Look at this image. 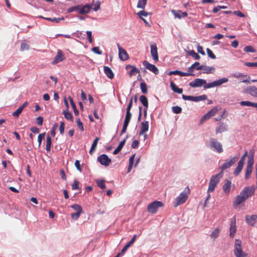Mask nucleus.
<instances>
[{
    "label": "nucleus",
    "instance_id": "obj_40",
    "mask_svg": "<svg viewBox=\"0 0 257 257\" xmlns=\"http://www.w3.org/2000/svg\"><path fill=\"white\" fill-rule=\"evenodd\" d=\"M132 114L131 111H126L123 123L128 124L131 119Z\"/></svg>",
    "mask_w": 257,
    "mask_h": 257
},
{
    "label": "nucleus",
    "instance_id": "obj_43",
    "mask_svg": "<svg viewBox=\"0 0 257 257\" xmlns=\"http://www.w3.org/2000/svg\"><path fill=\"white\" fill-rule=\"evenodd\" d=\"M169 75H178L180 76H185V72H183L179 70L171 71L169 72Z\"/></svg>",
    "mask_w": 257,
    "mask_h": 257
},
{
    "label": "nucleus",
    "instance_id": "obj_61",
    "mask_svg": "<svg viewBox=\"0 0 257 257\" xmlns=\"http://www.w3.org/2000/svg\"><path fill=\"white\" fill-rule=\"evenodd\" d=\"M79 182L76 180H75L73 182V183L72 185V190H77L79 189Z\"/></svg>",
    "mask_w": 257,
    "mask_h": 257
},
{
    "label": "nucleus",
    "instance_id": "obj_10",
    "mask_svg": "<svg viewBox=\"0 0 257 257\" xmlns=\"http://www.w3.org/2000/svg\"><path fill=\"white\" fill-rule=\"evenodd\" d=\"M230 224L229 227V237L233 238L236 231V218L234 216L230 219Z\"/></svg>",
    "mask_w": 257,
    "mask_h": 257
},
{
    "label": "nucleus",
    "instance_id": "obj_17",
    "mask_svg": "<svg viewBox=\"0 0 257 257\" xmlns=\"http://www.w3.org/2000/svg\"><path fill=\"white\" fill-rule=\"evenodd\" d=\"M80 5L79 11L78 12V14L84 15L87 14L89 13L91 9H92L91 5L86 4L84 6Z\"/></svg>",
    "mask_w": 257,
    "mask_h": 257
},
{
    "label": "nucleus",
    "instance_id": "obj_16",
    "mask_svg": "<svg viewBox=\"0 0 257 257\" xmlns=\"http://www.w3.org/2000/svg\"><path fill=\"white\" fill-rule=\"evenodd\" d=\"M245 221L249 225L254 226L257 221V215H246L245 216Z\"/></svg>",
    "mask_w": 257,
    "mask_h": 257
},
{
    "label": "nucleus",
    "instance_id": "obj_7",
    "mask_svg": "<svg viewBox=\"0 0 257 257\" xmlns=\"http://www.w3.org/2000/svg\"><path fill=\"white\" fill-rule=\"evenodd\" d=\"M163 203L160 201H155L147 206L148 211L151 214H155L159 208L163 206Z\"/></svg>",
    "mask_w": 257,
    "mask_h": 257
},
{
    "label": "nucleus",
    "instance_id": "obj_12",
    "mask_svg": "<svg viewBox=\"0 0 257 257\" xmlns=\"http://www.w3.org/2000/svg\"><path fill=\"white\" fill-rule=\"evenodd\" d=\"M118 50V56L119 59L122 61H125L129 58L128 54L127 52L121 48L118 44H117Z\"/></svg>",
    "mask_w": 257,
    "mask_h": 257
},
{
    "label": "nucleus",
    "instance_id": "obj_23",
    "mask_svg": "<svg viewBox=\"0 0 257 257\" xmlns=\"http://www.w3.org/2000/svg\"><path fill=\"white\" fill-rule=\"evenodd\" d=\"M246 199L243 195L240 193L239 195L236 196L234 201H233V205L234 207H237L242 203L244 202Z\"/></svg>",
    "mask_w": 257,
    "mask_h": 257
},
{
    "label": "nucleus",
    "instance_id": "obj_47",
    "mask_svg": "<svg viewBox=\"0 0 257 257\" xmlns=\"http://www.w3.org/2000/svg\"><path fill=\"white\" fill-rule=\"evenodd\" d=\"M172 111L176 114H179L182 112V108L178 106H175L172 107Z\"/></svg>",
    "mask_w": 257,
    "mask_h": 257
},
{
    "label": "nucleus",
    "instance_id": "obj_18",
    "mask_svg": "<svg viewBox=\"0 0 257 257\" xmlns=\"http://www.w3.org/2000/svg\"><path fill=\"white\" fill-rule=\"evenodd\" d=\"M151 54L153 60L155 62L159 61L157 47L156 44L151 45Z\"/></svg>",
    "mask_w": 257,
    "mask_h": 257
},
{
    "label": "nucleus",
    "instance_id": "obj_55",
    "mask_svg": "<svg viewBox=\"0 0 257 257\" xmlns=\"http://www.w3.org/2000/svg\"><path fill=\"white\" fill-rule=\"evenodd\" d=\"M216 186H217V185L212 184L209 182L208 188L207 190V193L213 192L214 191L215 188L216 187Z\"/></svg>",
    "mask_w": 257,
    "mask_h": 257
},
{
    "label": "nucleus",
    "instance_id": "obj_41",
    "mask_svg": "<svg viewBox=\"0 0 257 257\" xmlns=\"http://www.w3.org/2000/svg\"><path fill=\"white\" fill-rule=\"evenodd\" d=\"M188 54L194 58L195 60H199L200 59V56L194 50L188 51Z\"/></svg>",
    "mask_w": 257,
    "mask_h": 257
},
{
    "label": "nucleus",
    "instance_id": "obj_21",
    "mask_svg": "<svg viewBox=\"0 0 257 257\" xmlns=\"http://www.w3.org/2000/svg\"><path fill=\"white\" fill-rule=\"evenodd\" d=\"M126 69L128 70L131 69L130 71H128V74L130 77L136 75L137 74L140 73V70L136 68L135 66L127 65L125 67Z\"/></svg>",
    "mask_w": 257,
    "mask_h": 257
},
{
    "label": "nucleus",
    "instance_id": "obj_39",
    "mask_svg": "<svg viewBox=\"0 0 257 257\" xmlns=\"http://www.w3.org/2000/svg\"><path fill=\"white\" fill-rule=\"evenodd\" d=\"M42 18L47 21H50V22H52L53 23H58L60 22L61 20H64V18L63 17L58 18H45V17H42Z\"/></svg>",
    "mask_w": 257,
    "mask_h": 257
},
{
    "label": "nucleus",
    "instance_id": "obj_51",
    "mask_svg": "<svg viewBox=\"0 0 257 257\" xmlns=\"http://www.w3.org/2000/svg\"><path fill=\"white\" fill-rule=\"evenodd\" d=\"M71 208L76 211V212L82 211L81 206L79 204H73L71 205Z\"/></svg>",
    "mask_w": 257,
    "mask_h": 257
},
{
    "label": "nucleus",
    "instance_id": "obj_53",
    "mask_svg": "<svg viewBox=\"0 0 257 257\" xmlns=\"http://www.w3.org/2000/svg\"><path fill=\"white\" fill-rule=\"evenodd\" d=\"M243 50L246 52H255V50L251 46H247L245 47Z\"/></svg>",
    "mask_w": 257,
    "mask_h": 257
},
{
    "label": "nucleus",
    "instance_id": "obj_63",
    "mask_svg": "<svg viewBox=\"0 0 257 257\" xmlns=\"http://www.w3.org/2000/svg\"><path fill=\"white\" fill-rule=\"evenodd\" d=\"M138 15L141 19H142L143 17H147L148 13L144 11H141L138 13Z\"/></svg>",
    "mask_w": 257,
    "mask_h": 257
},
{
    "label": "nucleus",
    "instance_id": "obj_31",
    "mask_svg": "<svg viewBox=\"0 0 257 257\" xmlns=\"http://www.w3.org/2000/svg\"><path fill=\"white\" fill-rule=\"evenodd\" d=\"M126 138H127V137L125 139H124L122 141L120 142V143L118 145V146H117V147L114 150V151L113 152V154L114 155L117 154L121 151L122 147H123V146L125 144Z\"/></svg>",
    "mask_w": 257,
    "mask_h": 257
},
{
    "label": "nucleus",
    "instance_id": "obj_32",
    "mask_svg": "<svg viewBox=\"0 0 257 257\" xmlns=\"http://www.w3.org/2000/svg\"><path fill=\"white\" fill-rule=\"evenodd\" d=\"M241 106H252L257 107V103L252 102L249 101H242L239 102Z\"/></svg>",
    "mask_w": 257,
    "mask_h": 257
},
{
    "label": "nucleus",
    "instance_id": "obj_30",
    "mask_svg": "<svg viewBox=\"0 0 257 257\" xmlns=\"http://www.w3.org/2000/svg\"><path fill=\"white\" fill-rule=\"evenodd\" d=\"M170 86L172 89V90L177 93L181 94L183 92V89L182 88H179L175 83L171 81L170 83Z\"/></svg>",
    "mask_w": 257,
    "mask_h": 257
},
{
    "label": "nucleus",
    "instance_id": "obj_5",
    "mask_svg": "<svg viewBox=\"0 0 257 257\" xmlns=\"http://www.w3.org/2000/svg\"><path fill=\"white\" fill-rule=\"evenodd\" d=\"M234 252L236 257L246 256L245 252L242 251L241 241L239 239H236L235 240Z\"/></svg>",
    "mask_w": 257,
    "mask_h": 257
},
{
    "label": "nucleus",
    "instance_id": "obj_49",
    "mask_svg": "<svg viewBox=\"0 0 257 257\" xmlns=\"http://www.w3.org/2000/svg\"><path fill=\"white\" fill-rule=\"evenodd\" d=\"M22 107H21L20 106L13 113V115L15 117H18L21 114V113L23 111Z\"/></svg>",
    "mask_w": 257,
    "mask_h": 257
},
{
    "label": "nucleus",
    "instance_id": "obj_57",
    "mask_svg": "<svg viewBox=\"0 0 257 257\" xmlns=\"http://www.w3.org/2000/svg\"><path fill=\"white\" fill-rule=\"evenodd\" d=\"M216 87L215 81L207 83H206V84L204 85V89H208L210 88H213Z\"/></svg>",
    "mask_w": 257,
    "mask_h": 257
},
{
    "label": "nucleus",
    "instance_id": "obj_3",
    "mask_svg": "<svg viewBox=\"0 0 257 257\" xmlns=\"http://www.w3.org/2000/svg\"><path fill=\"white\" fill-rule=\"evenodd\" d=\"M190 190L188 187L185 188V190L181 192L180 195L176 198L174 203V207H176L179 205L184 203L188 198V194Z\"/></svg>",
    "mask_w": 257,
    "mask_h": 257
},
{
    "label": "nucleus",
    "instance_id": "obj_45",
    "mask_svg": "<svg viewBox=\"0 0 257 257\" xmlns=\"http://www.w3.org/2000/svg\"><path fill=\"white\" fill-rule=\"evenodd\" d=\"M69 100H70L71 105L72 106V107L73 108L74 114L75 115H78V114H79V111L77 109L76 105H75V103H74L72 98H69Z\"/></svg>",
    "mask_w": 257,
    "mask_h": 257
},
{
    "label": "nucleus",
    "instance_id": "obj_22",
    "mask_svg": "<svg viewBox=\"0 0 257 257\" xmlns=\"http://www.w3.org/2000/svg\"><path fill=\"white\" fill-rule=\"evenodd\" d=\"M222 176L223 174H222L221 173L219 172L218 174L212 176L210 178L209 182L212 184L217 185Z\"/></svg>",
    "mask_w": 257,
    "mask_h": 257
},
{
    "label": "nucleus",
    "instance_id": "obj_56",
    "mask_svg": "<svg viewBox=\"0 0 257 257\" xmlns=\"http://www.w3.org/2000/svg\"><path fill=\"white\" fill-rule=\"evenodd\" d=\"M76 123H77V127L80 129V130L82 132L83 131H84L83 124L82 122L81 121L80 118H77L76 119Z\"/></svg>",
    "mask_w": 257,
    "mask_h": 257
},
{
    "label": "nucleus",
    "instance_id": "obj_1",
    "mask_svg": "<svg viewBox=\"0 0 257 257\" xmlns=\"http://www.w3.org/2000/svg\"><path fill=\"white\" fill-rule=\"evenodd\" d=\"M254 151L253 150H251L249 152L247 165L245 170L244 178L246 180L249 179L252 171V167L254 164Z\"/></svg>",
    "mask_w": 257,
    "mask_h": 257
},
{
    "label": "nucleus",
    "instance_id": "obj_2",
    "mask_svg": "<svg viewBox=\"0 0 257 257\" xmlns=\"http://www.w3.org/2000/svg\"><path fill=\"white\" fill-rule=\"evenodd\" d=\"M208 147L211 150L218 154L223 152L222 144L215 138H211L209 140Z\"/></svg>",
    "mask_w": 257,
    "mask_h": 257
},
{
    "label": "nucleus",
    "instance_id": "obj_58",
    "mask_svg": "<svg viewBox=\"0 0 257 257\" xmlns=\"http://www.w3.org/2000/svg\"><path fill=\"white\" fill-rule=\"evenodd\" d=\"M45 133L40 134L38 137V141L39 143V147H40L41 145L42 140L45 138Z\"/></svg>",
    "mask_w": 257,
    "mask_h": 257
},
{
    "label": "nucleus",
    "instance_id": "obj_15",
    "mask_svg": "<svg viewBox=\"0 0 257 257\" xmlns=\"http://www.w3.org/2000/svg\"><path fill=\"white\" fill-rule=\"evenodd\" d=\"M244 91L253 97H257V87L255 86H248L244 89Z\"/></svg>",
    "mask_w": 257,
    "mask_h": 257
},
{
    "label": "nucleus",
    "instance_id": "obj_59",
    "mask_svg": "<svg viewBox=\"0 0 257 257\" xmlns=\"http://www.w3.org/2000/svg\"><path fill=\"white\" fill-rule=\"evenodd\" d=\"M220 109V107L216 106L212 108L210 111H209V113H211V115L212 116H214L217 112L218 111L219 109Z\"/></svg>",
    "mask_w": 257,
    "mask_h": 257
},
{
    "label": "nucleus",
    "instance_id": "obj_44",
    "mask_svg": "<svg viewBox=\"0 0 257 257\" xmlns=\"http://www.w3.org/2000/svg\"><path fill=\"white\" fill-rule=\"evenodd\" d=\"M147 0H139L137 8L144 9L146 5Z\"/></svg>",
    "mask_w": 257,
    "mask_h": 257
},
{
    "label": "nucleus",
    "instance_id": "obj_20",
    "mask_svg": "<svg viewBox=\"0 0 257 257\" xmlns=\"http://www.w3.org/2000/svg\"><path fill=\"white\" fill-rule=\"evenodd\" d=\"M228 130V126L227 124L223 122H220L218 124L215 130L216 134L222 133L227 131Z\"/></svg>",
    "mask_w": 257,
    "mask_h": 257
},
{
    "label": "nucleus",
    "instance_id": "obj_33",
    "mask_svg": "<svg viewBox=\"0 0 257 257\" xmlns=\"http://www.w3.org/2000/svg\"><path fill=\"white\" fill-rule=\"evenodd\" d=\"M99 140V138L98 137H96L95 140L93 141L92 144L91 145L90 150L89 151V153L90 154H92L93 152L95 151L98 142Z\"/></svg>",
    "mask_w": 257,
    "mask_h": 257
},
{
    "label": "nucleus",
    "instance_id": "obj_46",
    "mask_svg": "<svg viewBox=\"0 0 257 257\" xmlns=\"http://www.w3.org/2000/svg\"><path fill=\"white\" fill-rule=\"evenodd\" d=\"M79 7L80 5H77L70 7L67 10V12L68 13H70L74 11H76L77 13L78 14V12L79 11Z\"/></svg>",
    "mask_w": 257,
    "mask_h": 257
},
{
    "label": "nucleus",
    "instance_id": "obj_36",
    "mask_svg": "<svg viewBox=\"0 0 257 257\" xmlns=\"http://www.w3.org/2000/svg\"><path fill=\"white\" fill-rule=\"evenodd\" d=\"M52 144V139L50 136H47L46 138V150L47 152L50 151Z\"/></svg>",
    "mask_w": 257,
    "mask_h": 257
},
{
    "label": "nucleus",
    "instance_id": "obj_42",
    "mask_svg": "<svg viewBox=\"0 0 257 257\" xmlns=\"http://www.w3.org/2000/svg\"><path fill=\"white\" fill-rule=\"evenodd\" d=\"M182 98L185 100H190L192 101L196 102V96H188L183 94L182 95Z\"/></svg>",
    "mask_w": 257,
    "mask_h": 257
},
{
    "label": "nucleus",
    "instance_id": "obj_48",
    "mask_svg": "<svg viewBox=\"0 0 257 257\" xmlns=\"http://www.w3.org/2000/svg\"><path fill=\"white\" fill-rule=\"evenodd\" d=\"M195 69V68L191 65L188 68L187 72H185V76L194 75L193 72Z\"/></svg>",
    "mask_w": 257,
    "mask_h": 257
},
{
    "label": "nucleus",
    "instance_id": "obj_4",
    "mask_svg": "<svg viewBox=\"0 0 257 257\" xmlns=\"http://www.w3.org/2000/svg\"><path fill=\"white\" fill-rule=\"evenodd\" d=\"M236 159L237 158L235 157H231L228 159L226 160L225 162L218 168L220 173L223 174V171L231 167L236 162Z\"/></svg>",
    "mask_w": 257,
    "mask_h": 257
},
{
    "label": "nucleus",
    "instance_id": "obj_13",
    "mask_svg": "<svg viewBox=\"0 0 257 257\" xmlns=\"http://www.w3.org/2000/svg\"><path fill=\"white\" fill-rule=\"evenodd\" d=\"M206 81L205 79L196 78L189 83V85L192 87H201L206 84Z\"/></svg>",
    "mask_w": 257,
    "mask_h": 257
},
{
    "label": "nucleus",
    "instance_id": "obj_6",
    "mask_svg": "<svg viewBox=\"0 0 257 257\" xmlns=\"http://www.w3.org/2000/svg\"><path fill=\"white\" fill-rule=\"evenodd\" d=\"M249 153L248 154V152L247 151H245L244 154L242 155V156L241 157L240 160L237 163V166L235 168V169L234 170L233 174L234 176H238L239 173L241 172V170H242V168L244 166V163L245 161V159L246 157H248Z\"/></svg>",
    "mask_w": 257,
    "mask_h": 257
},
{
    "label": "nucleus",
    "instance_id": "obj_29",
    "mask_svg": "<svg viewBox=\"0 0 257 257\" xmlns=\"http://www.w3.org/2000/svg\"><path fill=\"white\" fill-rule=\"evenodd\" d=\"M103 70L104 73L109 79H112L114 77L113 73L109 67L104 66Z\"/></svg>",
    "mask_w": 257,
    "mask_h": 257
},
{
    "label": "nucleus",
    "instance_id": "obj_60",
    "mask_svg": "<svg viewBox=\"0 0 257 257\" xmlns=\"http://www.w3.org/2000/svg\"><path fill=\"white\" fill-rule=\"evenodd\" d=\"M206 51L207 55L211 59H215L216 58V56L214 54L213 52L210 49L207 48Z\"/></svg>",
    "mask_w": 257,
    "mask_h": 257
},
{
    "label": "nucleus",
    "instance_id": "obj_8",
    "mask_svg": "<svg viewBox=\"0 0 257 257\" xmlns=\"http://www.w3.org/2000/svg\"><path fill=\"white\" fill-rule=\"evenodd\" d=\"M255 187L253 185L245 187L240 192L241 195L247 200L249 197L252 196L255 192Z\"/></svg>",
    "mask_w": 257,
    "mask_h": 257
},
{
    "label": "nucleus",
    "instance_id": "obj_25",
    "mask_svg": "<svg viewBox=\"0 0 257 257\" xmlns=\"http://www.w3.org/2000/svg\"><path fill=\"white\" fill-rule=\"evenodd\" d=\"M137 238V234L134 235V236L132 237V238L131 239V240L128 242H127V243L122 249V250L121 251V254H123L126 252V251L127 250L128 248L133 245V244L134 243V242L135 241Z\"/></svg>",
    "mask_w": 257,
    "mask_h": 257
},
{
    "label": "nucleus",
    "instance_id": "obj_50",
    "mask_svg": "<svg viewBox=\"0 0 257 257\" xmlns=\"http://www.w3.org/2000/svg\"><path fill=\"white\" fill-rule=\"evenodd\" d=\"M97 186L101 189H104L106 187L105 181L103 180L96 181Z\"/></svg>",
    "mask_w": 257,
    "mask_h": 257
},
{
    "label": "nucleus",
    "instance_id": "obj_34",
    "mask_svg": "<svg viewBox=\"0 0 257 257\" xmlns=\"http://www.w3.org/2000/svg\"><path fill=\"white\" fill-rule=\"evenodd\" d=\"M140 100L146 108L148 107V101L146 96L141 95L140 97Z\"/></svg>",
    "mask_w": 257,
    "mask_h": 257
},
{
    "label": "nucleus",
    "instance_id": "obj_38",
    "mask_svg": "<svg viewBox=\"0 0 257 257\" xmlns=\"http://www.w3.org/2000/svg\"><path fill=\"white\" fill-rule=\"evenodd\" d=\"M63 113L64 115V117L66 119L72 121H73L72 114L70 112H69L68 110V109L64 110Z\"/></svg>",
    "mask_w": 257,
    "mask_h": 257
},
{
    "label": "nucleus",
    "instance_id": "obj_64",
    "mask_svg": "<svg viewBox=\"0 0 257 257\" xmlns=\"http://www.w3.org/2000/svg\"><path fill=\"white\" fill-rule=\"evenodd\" d=\"M244 64L247 67H257V62H246Z\"/></svg>",
    "mask_w": 257,
    "mask_h": 257
},
{
    "label": "nucleus",
    "instance_id": "obj_54",
    "mask_svg": "<svg viewBox=\"0 0 257 257\" xmlns=\"http://www.w3.org/2000/svg\"><path fill=\"white\" fill-rule=\"evenodd\" d=\"M82 211L76 212L75 213H71V217L74 220H77L80 216Z\"/></svg>",
    "mask_w": 257,
    "mask_h": 257
},
{
    "label": "nucleus",
    "instance_id": "obj_11",
    "mask_svg": "<svg viewBox=\"0 0 257 257\" xmlns=\"http://www.w3.org/2000/svg\"><path fill=\"white\" fill-rule=\"evenodd\" d=\"M197 70H202V73L205 74H211L214 73L215 70V67L213 66H208L206 65H200L196 68Z\"/></svg>",
    "mask_w": 257,
    "mask_h": 257
},
{
    "label": "nucleus",
    "instance_id": "obj_26",
    "mask_svg": "<svg viewBox=\"0 0 257 257\" xmlns=\"http://www.w3.org/2000/svg\"><path fill=\"white\" fill-rule=\"evenodd\" d=\"M231 182L230 180H226L223 186V190L226 195H228L230 192Z\"/></svg>",
    "mask_w": 257,
    "mask_h": 257
},
{
    "label": "nucleus",
    "instance_id": "obj_27",
    "mask_svg": "<svg viewBox=\"0 0 257 257\" xmlns=\"http://www.w3.org/2000/svg\"><path fill=\"white\" fill-rule=\"evenodd\" d=\"M232 76L235 78H238L239 77H246L247 79H243L242 81V82L244 83H247V84L250 83V81H249L250 76L247 75H244L241 73L239 72V73H237L235 74H233L232 75Z\"/></svg>",
    "mask_w": 257,
    "mask_h": 257
},
{
    "label": "nucleus",
    "instance_id": "obj_28",
    "mask_svg": "<svg viewBox=\"0 0 257 257\" xmlns=\"http://www.w3.org/2000/svg\"><path fill=\"white\" fill-rule=\"evenodd\" d=\"M149 122L148 121L141 122V129L140 132V135H143L149 130Z\"/></svg>",
    "mask_w": 257,
    "mask_h": 257
},
{
    "label": "nucleus",
    "instance_id": "obj_35",
    "mask_svg": "<svg viewBox=\"0 0 257 257\" xmlns=\"http://www.w3.org/2000/svg\"><path fill=\"white\" fill-rule=\"evenodd\" d=\"M228 79L227 78L224 77L222 78H220L218 80H215L214 81H215L216 87H217V86H219L222 85L223 83H226L227 82H228Z\"/></svg>",
    "mask_w": 257,
    "mask_h": 257
},
{
    "label": "nucleus",
    "instance_id": "obj_19",
    "mask_svg": "<svg viewBox=\"0 0 257 257\" xmlns=\"http://www.w3.org/2000/svg\"><path fill=\"white\" fill-rule=\"evenodd\" d=\"M65 57L61 50H59L57 53V55L55 56L52 64L53 65L56 64L57 63L62 61L64 60Z\"/></svg>",
    "mask_w": 257,
    "mask_h": 257
},
{
    "label": "nucleus",
    "instance_id": "obj_24",
    "mask_svg": "<svg viewBox=\"0 0 257 257\" xmlns=\"http://www.w3.org/2000/svg\"><path fill=\"white\" fill-rule=\"evenodd\" d=\"M171 12L173 14L175 18H178L179 19L182 18L186 17L188 15L186 12H182L180 11L172 10L171 11Z\"/></svg>",
    "mask_w": 257,
    "mask_h": 257
},
{
    "label": "nucleus",
    "instance_id": "obj_9",
    "mask_svg": "<svg viewBox=\"0 0 257 257\" xmlns=\"http://www.w3.org/2000/svg\"><path fill=\"white\" fill-rule=\"evenodd\" d=\"M97 160L101 165L105 166H109L111 162V159L105 154L100 155L97 157Z\"/></svg>",
    "mask_w": 257,
    "mask_h": 257
},
{
    "label": "nucleus",
    "instance_id": "obj_62",
    "mask_svg": "<svg viewBox=\"0 0 257 257\" xmlns=\"http://www.w3.org/2000/svg\"><path fill=\"white\" fill-rule=\"evenodd\" d=\"M212 116H213L212 115H211V113H209V112L208 111L207 113H206L201 118V121H205L207 119H209Z\"/></svg>",
    "mask_w": 257,
    "mask_h": 257
},
{
    "label": "nucleus",
    "instance_id": "obj_14",
    "mask_svg": "<svg viewBox=\"0 0 257 257\" xmlns=\"http://www.w3.org/2000/svg\"><path fill=\"white\" fill-rule=\"evenodd\" d=\"M143 64L145 67L146 68L149 70L150 71L154 73L155 74H158L159 70L155 65L150 63L147 61H144L143 62Z\"/></svg>",
    "mask_w": 257,
    "mask_h": 257
},
{
    "label": "nucleus",
    "instance_id": "obj_52",
    "mask_svg": "<svg viewBox=\"0 0 257 257\" xmlns=\"http://www.w3.org/2000/svg\"><path fill=\"white\" fill-rule=\"evenodd\" d=\"M140 88L143 93H147L148 92L147 85L145 82H142L140 84Z\"/></svg>",
    "mask_w": 257,
    "mask_h": 257
},
{
    "label": "nucleus",
    "instance_id": "obj_37",
    "mask_svg": "<svg viewBox=\"0 0 257 257\" xmlns=\"http://www.w3.org/2000/svg\"><path fill=\"white\" fill-rule=\"evenodd\" d=\"M220 229L216 228L210 234V237L213 239H215L219 236L220 233Z\"/></svg>",
    "mask_w": 257,
    "mask_h": 257
}]
</instances>
